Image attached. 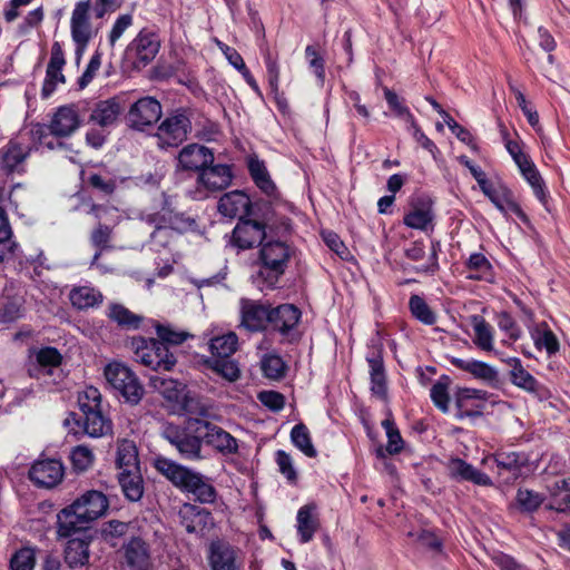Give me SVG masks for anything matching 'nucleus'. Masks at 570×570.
<instances>
[{
    "mask_svg": "<svg viewBox=\"0 0 570 570\" xmlns=\"http://www.w3.org/2000/svg\"><path fill=\"white\" fill-rule=\"evenodd\" d=\"M209 368L229 382H235L240 375L237 363L229 358H208L205 362Z\"/></svg>",
    "mask_w": 570,
    "mask_h": 570,
    "instance_id": "48",
    "label": "nucleus"
},
{
    "mask_svg": "<svg viewBox=\"0 0 570 570\" xmlns=\"http://www.w3.org/2000/svg\"><path fill=\"white\" fill-rule=\"evenodd\" d=\"M70 460L73 470L77 472L87 471L94 463V453L86 445H78L72 449Z\"/></svg>",
    "mask_w": 570,
    "mask_h": 570,
    "instance_id": "56",
    "label": "nucleus"
},
{
    "mask_svg": "<svg viewBox=\"0 0 570 570\" xmlns=\"http://www.w3.org/2000/svg\"><path fill=\"white\" fill-rule=\"evenodd\" d=\"M471 325L474 332L473 343L482 351H493L492 326L480 315L471 316Z\"/></svg>",
    "mask_w": 570,
    "mask_h": 570,
    "instance_id": "42",
    "label": "nucleus"
},
{
    "mask_svg": "<svg viewBox=\"0 0 570 570\" xmlns=\"http://www.w3.org/2000/svg\"><path fill=\"white\" fill-rule=\"evenodd\" d=\"M314 509V505L306 504L303 505L297 512V532L302 543H307L311 541L318 528V521L313 515Z\"/></svg>",
    "mask_w": 570,
    "mask_h": 570,
    "instance_id": "44",
    "label": "nucleus"
},
{
    "mask_svg": "<svg viewBox=\"0 0 570 570\" xmlns=\"http://www.w3.org/2000/svg\"><path fill=\"white\" fill-rule=\"evenodd\" d=\"M70 302L77 309H87L102 303V294L90 286H80L70 291Z\"/></svg>",
    "mask_w": 570,
    "mask_h": 570,
    "instance_id": "41",
    "label": "nucleus"
},
{
    "mask_svg": "<svg viewBox=\"0 0 570 570\" xmlns=\"http://www.w3.org/2000/svg\"><path fill=\"white\" fill-rule=\"evenodd\" d=\"M150 385L168 401H179L184 385L177 380L154 375L150 377Z\"/></svg>",
    "mask_w": 570,
    "mask_h": 570,
    "instance_id": "47",
    "label": "nucleus"
},
{
    "mask_svg": "<svg viewBox=\"0 0 570 570\" xmlns=\"http://www.w3.org/2000/svg\"><path fill=\"white\" fill-rule=\"evenodd\" d=\"M409 307L412 315L425 325H433L436 322V315L419 295L410 297Z\"/></svg>",
    "mask_w": 570,
    "mask_h": 570,
    "instance_id": "50",
    "label": "nucleus"
},
{
    "mask_svg": "<svg viewBox=\"0 0 570 570\" xmlns=\"http://www.w3.org/2000/svg\"><path fill=\"white\" fill-rule=\"evenodd\" d=\"M107 316L120 328L126 331L138 330L144 321L141 315L131 312L125 305L119 303L109 304Z\"/></svg>",
    "mask_w": 570,
    "mask_h": 570,
    "instance_id": "34",
    "label": "nucleus"
},
{
    "mask_svg": "<svg viewBox=\"0 0 570 570\" xmlns=\"http://www.w3.org/2000/svg\"><path fill=\"white\" fill-rule=\"evenodd\" d=\"M159 49V36L155 31L144 28L128 45L127 51L134 55L142 66H147L155 59Z\"/></svg>",
    "mask_w": 570,
    "mask_h": 570,
    "instance_id": "11",
    "label": "nucleus"
},
{
    "mask_svg": "<svg viewBox=\"0 0 570 570\" xmlns=\"http://www.w3.org/2000/svg\"><path fill=\"white\" fill-rule=\"evenodd\" d=\"M120 111V105L115 98L104 100L96 105L90 115V120L101 127H107L117 121Z\"/></svg>",
    "mask_w": 570,
    "mask_h": 570,
    "instance_id": "40",
    "label": "nucleus"
},
{
    "mask_svg": "<svg viewBox=\"0 0 570 570\" xmlns=\"http://www.w3.org/2000/svg\"><path fill=\"white\" fill-rule=\"evenodd\" d=\"M179 401L181 409L190 415L205 416L208 413V406L204 403L203 399L195 393L186 392Z\"/></svg>",
    "mask_w": 570,
    "mask_h": 570,
    "instance_id": "57",
    "label": "nucleus"
},
{
    "mask_svg": "<svg viewBox=\"0 0 570 570\" xmlns=\"http://www.w3.org/2000/svg\"><path fill=\"white\" fill-rule=\"evenodd\" d=\"M370 366L371 391L381 400H385L387 395L386 374L383 358L380 352L367 356Z\"/></svg>",
    "mask_w": 570,
    "mask_h": 570,
    "instance_id": "32",
    "label": "nucleus"
},
{
    "mask_svg": "<svg viewBox=\"0 0 570 570\" xmlns=\"http://www.w3.org/2000/svg\"><path fill=\"white\" fill-rule=\"evenodd\" d=\"M181 525L189 533L204 534L213 528L212 513L198 505L186 503L179 510Z\"/></svg>",
    "mask_w": 570,
    "mask_h": 570,
    "instance_id": "14",
    "label": "nucleus"
},
{
    "mask_svg": "<svg viewBox=\"0 0 570 570\" xmlns=\"http://www.w3.org/2000/svg\"><path fill=\"white\" fill-rule=\"evenodd\" d=\"M116 465L120 472L138 469V452L135 443L129 440H121L117 446Z\"/></svg>",
    "mask_w": 570,
    "mask_h": 570,
    "instance_id": "45",
    "label": "nucleus"
},
{
    "mask_svg": "<svg viewBox=\"0 0 570 570\" xmlns=\"http://www.w3.org/2000/svg\"><path fill=\"white\" fill-rule=\"evenodd\" d=\"M449 379L444 377L443 380L438 381L431 387V399L434 405L440 409L443 413L449 411Z\"/></svg>",
    "mask_w": 570,
    "mask_h": 570,
    "instance_id": "58",
    "label": "nucleus"
},
{
    "mask_svg": "<svg viewBox=\"0 0 570 570\" xmlns=\"http://www.w3.org/2000/svg\"><path fill=\"white\" fill-rule=\"evenodd\" d=\"M108 507V499L102 492L96 490L85 492L58 513V535L71 538L78 532L88 531L91 522L105 514Z\"/></svg>",
    "mask_w": 570,
    "mask_h": 570,
    "instance_id": "1",
    "label": "nucleus"
},
{
    "mask_svg": "<svg viewBox=\"0 0 570 570\" xmlns=\"http://www.w3.org/2000/svg\"><path fill=\"white\" fill-rule=\"evenodd\" d=\"M36 563L35 551L31 548L18 550L10 559L11 570H32Z\"/></svg>",
    "mask_w": 570,
    "mask_h": 570,
    "instance_id": "59",
    "label": "nucleus"
},
{
    "mask_svg": "<svg viewBox=\"0 0 570 570\" xmlns=\"http://www.w3.org/2000/svg\"><path fill=\"white\" fill-rule=\"evenodd\" d=\"M494 461L498 466L499 474L507 472V481L517 480L522 468L528 463V458L522 453L500 451L494 455Z\"/></svg>",
    "mask_w": 570,
    "mask_h": 570,
    "instance_id": "29",
    "label": "nucleus"
},
{
    "mask_svg": "<svg viewBox=\"0 0 570 570\" xmlns=\"http://www.w3.org/2000/svg\"><path fill=\"white\" fill-rule=\"evenodd\" d=\"M248 171L255 185L267 196L276 197L277 188L271 179L269 173L263 160L256 157L248 159Z\"/></svg>",
    "mask_w": 570,
    "mask_h": 570,
    "instance_id": "36",
    "label": "nucleus"
},
{
    "mask_svg": "<svg viewBox=\"0 0 570 570\" xmlns=\"http://www.w3.org/2000/svg\"><path fill=\"white\" fill-rule=\"evenodd\" d=\"M271 308V304L250 298H242L240 327L253 333L265 331L269 323Z\"/></svg>",
    "mask_w": 570,
    "mask_h": 570,
    "instance_id": "9",
    "label": "nucleus"
},
{
    "mask_svg": "<svg viewBox=\"0 0 570 570\" xmlns=\"http://www.w3.org/2000/svg\"><path fill=\"white\" fill-rule=\"evenodd\" d=\"M384 97L386 99V102L390 107V109L393 111V114L403 119L409 125H414V116L410 111V109L404 105L403 99H401L396 92L391 90L390 88H384Z\"/></svg>",
    "mask_w": 570,
    "mask_h": 570,
    "instance_id": "51",
    "label": "nucleus"
},
{
    "mask_svg": "<svg viewBox=\"0 0 570 570\" xmlns=\"http://www.w3.org/2000/svg\"><path fill=\"white\" fill-rule=\"evenodd\" d=\"M155 469L169 480L175 487L184 490L195 471L176 463L164 456H158L154 461Z\"/></svg>",
    "mask_w": 570,
    "mask_h": 570,
    "instance_id": "25",
    "label": "nucleus"
},
{
    "mask_svg": "<svg viewBox=\"0 0 570 570\" xmlns=\"http://www.w3.org/2000/svg\"><path fill=\"white\" fill-rule=\"evenodd\" d=\"M505 362L511 367L510 380L513 385L530 393L539 392L540 383L523 367L519 358L510 357Z\"/></svg>",
    "mask_w": 570,
    "mask_h": 570,
    "instance_id": "35",
    "label": "nucleus"
},
{
    "mask_svg": "<svg viewBox=\"0 0 570 570\" xmlns=\"http://www.w3.org/2000/svg\"><path fill=\"white\" fill-rule=\"evenodd\" d=\"M294 249L282 240L263 243L259 249L262 267L256 275V283L273 288L285 273Z\"/></svg>",
    "mask_w": 570,
    "mask_h": 570,
    "instance_id": "2",
    "label": "nucleus"
},
{
    "mask_svg": "<svg viewBox=\"0 0 570 570\" xmlns=\"http://www.w3.org/2000/svg\"><path fill=\"white\" fill-rule=\"evenodd\" d=\"M83 430L86 434L92 438L104 436L111 432V421L107 419L101 409L83 411Z\"/></svg>",
    "mask_w": 570,
    "mask_h": 570,
    "instance_id": "37",
    "label": "nucleus"
},
{
    "mask_svg": "<svg viewBox=\"0 0 570 570\" xmlns=\"http://www.w3.org/2000/svg\"><path fill=\"white\" fill-rule=\"evenodd\" d=\"M487 392L474 389H460L455 396V405L458 407L456 417L462 420L464 417H474L482 415V405L474 404L475 401H484Z\"/></svg>",
    "mask_w": 570,
    "mask_h": 570,
    "instance_id": "23",
    "label": "nucleus"
},
{
    "mask_svg": "<svg viewBox=\"0 0 570 570\" xmlns=\"http://www.w3.org/2000/svg\"><path fill=\"white\" fill-rule=\"evenodd\" d=\"M382 426L385 429L387 435L386 451L390 454L399 453L403 448V440L394 422L391 419H386L382 422Z\"/></svg>",
    "mask_w": 570,
    "mask_h": 570,
    "instance_id": "63",
    "label": "nucleus"
},
{
    "mask_svg": "<svg viewBox=\"0 0 570 570\" xmlns=\"http://www.w3.org/2000/svg\"><path fill=\"white\" fill-rule=\"evenodd\" d=\"M434 219L432 204L429 200L416 199L411 203V209L404 216L403 223L414 229H425Z\"/></svg>",
    "mask_w": 570,
    "mask_h": 570,
    "instance_id": "30",
    "label": "nucleus"
},
{
    "mask_svg": "<svg viewBox=\"0 0 570 570\" xmlns=\"http://www.w3.org/2000/svg\"><path fill=\"white\" fill-rule=\"evenodd\" d=\"M81 412L101 409V394L95 386H88L78 399Z\"/></svg>",
    "mask_w": 570,
    "mask_h": 570,
    "instance_id": "64",
    "label": "nucleus"
},
{
    "mask_svg": "<svg viewBox=\"0 0 570 570\" xmlns=\"http://www.w3.org/2000/svg\"><path fill=\"white\" fill-rule=\"evenodd\" d=\"M200 429L203 442L213 446L224 454H233L237 452L238 444L236 439L220 426L200 419Z\"/></svg>",
    "mask_w": 570,
    "mask_h": 570,
    "instance_id": "17",
    "label": "nucleus"
},
{
    "mask_svg": "<svg viewBox=\"0 0 570 570\" xmlns=\"http://www.w3.org/2000/svg\"><path fill=\"white\" fill-rule=\"evenodd\" d=\"M118 482L121 487L124 495L131 502H137L144 494V481L139 470L118 473Z\"/></svg>",
    "mask_w": 570,
    "mask_h": 570,
    "instance_id": "39",
    "label": "nucleus"
},
{
    "mask_svg": "<svg viewBox=\"0 0 570 570\" xmlns=\"http://www.w3.org/2000/svg\"><path fill=\"white\" fill-rule=\"evenodd\" d=\"M214 163V154L205 146L189 144L178 154V168L181 170L197 171L198 175L207 165Z\"/></svg>",
    "mask_w": 570,
    "mask_h": 570,
    "instance_id": "15",
    "label": "nucleus"
},
{
    "mask_svg": "<svg viewBox=\"0 0 570 570\" xmlns=\"http://www.w3.org/2000/svg\"><path fill=\"white\" fill-rule=\"evenodd\" d=\"M450 478L456 481H469L476 485L491 487L492 480L485 473L479 471L460 458H452L446 463Z\"/></svg>",
    "mask_w": 570,
    "mask_h": 570,
    "instance_id": "22",
    "label": "nucleus"
},
{
    "mask_svg": "<svg viewBox=\"0 0 570 570\" xmlns=\"http://www.w3.org/2000/svg\"><path fill=\"white\" fill-rule=\"evenodd\" d=\"M155 328L158 336L157 341L163 343L164 346H167L168 348L169 346H177L183 344L188 337V333L184 331H176L169 325L157 323Z\"/></svg>",
    "mask_w": 570,
    "mask_h": 570,
    "instance_id": "52",
    "label": "nucleus"
},
{
    "mask_svg": "<svg viewBox=\"0 0 570 570\" xmlns=\"http://www.w3.org/2000/svg\"><path fill=\"white\" fill-rule=\"evenodd\" d=\"M80 126L77 110L73 106H62L53 114L49 124L52 136L65 138L72 135Z\"/></svg>",
    "mask_w": 570,
    "mask_h": 570,
    "instance_id": "21",
    "label": "nucleus"
},
{
    "mask_svg": "<svg viewBox=\"0 0 570 570\" xmlns=\"http://www.w3.org/2000/svg\"><path fill=\"white\" fill-rule=\"evenodd\" d=\"M148 222L150 224H164L171 232H176L179 237L195 226L194 219L169 210L148 216Z\"/></svg>",
    "mask_w": 570,
    "mask_h": 570,
    "instance_id": "33",
    "label": "nucleus"
},
{
    "mask_svg": "<svg viewBox=\"0 0 570 570\" xmlns=\"http://www.w3.org/2000/svg\"><path fill=\"white\" fill-rule=\"evenodd\" d=\"M161 115L160 102L153 97H144L131 105L126 118L130 128L142 131L157 124Z\"/></svg>",
    "mask_w": 570,
    "mask_h": 570,
    "instance_id": "8",
    "label": "nucleus"
},
{
    "mask_svg": "<svg viewBox=\"0 0 570 570\" xmlns=\"http://www.w3.org/2000/svg\"><path fill=\"white\" fill-rule=\"evenodd\" d=\"M28 475L37 487L51 489L62 481L65 468L60 460L42 459L31 465Z\"/></svg>",
    "mask_w": 570,
    "mask_h": 570,
    "instance_id": "10",
    "label": "nucleus"
},
{
    "mask_svg": "<svg viewBox=\"0 0 570 570\" xmlns=\"http://www.w3.org/2000/svg\"><path fill=\"white\" fill-rule=\"evenodd\" d=\"M483 186L484 189L481 190L490 198V200L495 205L498 209L504 212L505 208H509L520 218L525 219V215L521 207L515 202L510 199L511 193L508 189H503L502 193H500L492 186L489 180Z\"/></svg>",
    "mask_w": 570,
    "mask_h": 570,
    "instance_id": "43",
    "label": "nucleus"
},
{
    "mask_svg": "<svg viewBox=\"0 0 570 570\" xmlns=\"http://www.w3.org/2000/svg\"><path fill=\"white\" fill-rule=\"evenodd\" d=\"M107 382L117 390L130 404L139 403L144 395V387L136 374L125 364L112 362L105 367Z\"/></svg>",
    "mask_w": 570,
    "mask_h": 570,
    "instance_id": "5",
    "label": "nucleus"
},
{
    "mask_svg": "<svg viewBox=\"0 0 570 570\" xmlns=\"http://www.w3.org/2000/svg\"><path fill=\"white\" fill-rule=\"evenodd\" d=\"M233 180V171L228 165H207L197 177V181L205 189L218 191L226 189Z\"/></svg>",
    "mask_w": 570,
    "mask_h": 570,
    "instance_id": "20",
    "label": "nucleus"
},
{
    "mask_svg": "<svg viewBox=\"0 0 570 570\" xmlns=\"http://www.w3.org/2000/svg\"><path fill=\"white\" fill-rule=\"evenodd\" d=\"M238 338L235 333H227L210 340V358H229L237 350Z\"/></svg>",
    "mask_w": 570,
    "mask_h": 570,
    "instance_id": "46",
    "label": "nucleus"
},
{
    "mask_svg": "<svg viewBox=\"0 0 570 570\" xmlns=\"http://www.w3.org/2000/svg\"><path fill=\"white\" fill-rule=\"evenodd\" d=\"M184 491L194 494L200 503H213L217 497L214 485L198 472L193 473Z\"/></svg>",
    "mask_w": 570,
    "mask_h": 570,
    "instance_id": "38",
    "label": "nucleus"
},
{
    "mask_svg": "<svg viewBox=\"0 0 570 570\" xmlns=\"http://www.w3.org/2000/svg\"><path fill=\"white\" fill-rule=\"evenodd\" d=\"M209 564L213 570H238L236 550L222 541L212 542Z\"/></svg>",
    "mask_w": 570,
    "mask_h": 570,
    "instance_id": "28",
    "label": "nucleus"
},
{
    "mask_svg": "<svg viewBox=\"0 0 570 570\" xmlns=\"http://www.w3.org/2000/svg\"><path fill=\"white\" fill-rule=\"evenodd\" d=\"M66 65V59L61 45L56 41L52 43L50 60L46 70V78L41 89L43 99L49 98L57 88L58 83H65L66 78L62 73V68Z\"/></svg>",
    "mask_w": 570,
    "mask_h": 570,
    "instance_id": "13",
    "label": "nucleus"
},
{
    "mask_svg": "<svg viewBox=\"0 0 570 570\" xmlns=\"http://www.w3.org/2000/svg\"><path fill=\"white\" fill-rule=\"evenodd\" d=\"M23 313V298L16 291L13 283L4 286L0 296V322L11 323L19 320Z\"/></svg>",
    "mask_w": 570,
    "mask_h": 570,
    "instance_id": "24",
    "label": "nucleus"
},
{
    "mask_svg": "<svg viewBox=\"0 0 570 570\" xmlns=\"http://www.w3.org/2000/svg\"><path fill=\"white\" fill-rule=\"evenodd\" d=\"M24 134L11 139L2 150L1 169L10 175L14 171L21 173L22 163L29 157L32 146L26 141Z\"/></svg>",
    "mask_w": 570,
    "mask_h": 570,
    "instance_id": "12",
    "label": "nucleus"
},
{
    "mask_svg": "<svg viewBox=\"0 0 570 570\" xmlns=\"http://www.w3.org/2000/svg\"><path fill=\"white\" fill-rule=\"evenodd\" d=\"M217 210L224 217L245 219L252 213V200L243 190L228 191L219 198Z\"/></svg>",
    "mask_w": 570,
    "mask_h": 570,
    "instance_id": "16",
    "label": "nucleus"
},
{
    "mask_svg": "<svg viewBox=\"0 0 570 570\" xmlns=\"http://www.w3.org/2000/svg\"><path fill=\"white\" fill-rule=\"evenodd\" d=\"M87 181L92 189L105 198L112 196L117 188L116 179L96 173L90 174Z\"/></svg>",
    "mask_w": 570,
    "mask_h": 570,
    "instance_id": "55",
    "label": "nucleus"
},
{
    "mask_svg": "<svg viewBox=\"0 0 570 570\" xmlns=\"http://www.w3.org/2000/svg\"><path fill=\"white\" fill-rule=\"evenodd\" d=\"M262 371L266 377L279 380L285 375L286 365L281 356L269 354L262 360Z\"/></svg>",
    "mask_w": 570,
    "mask_h": 570,
    "instance_id": "54",
    "label": "nucleus"
},
{
    "mask_svg": "<svg viewBox=\"0 0 570 570\" xmlns=\"http://www.w3.org/2000/svg\"><path fill=\"white\" fill-rule=\"evenodd\" d=\"M91 0H82L76 3L70 19L71 38L76 43V53L80 57L90 40L96 36L97 29L90 20Z\"/></svg>",
    "mask_w": 570,
    "mask_h": 570,
    "instance_id": "6",
    "label": "nucleus"
},
{
    "mask_svg": "<svg viewBox=\"0 0 570 570\" xmlns=\"http://www.w3.org/2000/svg\"><path fill=\"white\" fill-rule=\"evenodd\" d=\"M265 236V225L247 218L240 219L233 230L234 244L242 249L262 245Z\"/></svg>",
    "mask_w": 570,
    "mask_h": 570,
    "instance_id": "18",
    "label": "nucleus"
},
{
    "mask_svg": "<svg viewBox=\"0 0 570 570\" xmlns=\"http://www.w3.org/2000/svg\"><path fill=\"white\" fill-rule=\"evenodd\" d=\"M135 360L154 371H171L177 360L174 353L156 338L135 336L129 343Z\"/></svg>",
    "mask_w": 570,
    "mask_h": 570,
    "instance_id": "4",
    "label": "nucleus"
},
{
    "mask_svg": "<svg viewBox=\"0 0 570 570\" xmlns=\"http://www.w3.org/2000/svg\"><path fill=\"white\" fill-rule=\"evenodd\" d=\"M191 131V121L185 111L177 110L158 126L156 137L160 148L177 147Z\"/></svg>",
    "mask_w": 570,
    "mask_h": 570,
    "instance_id": "7",
    "label": "nucleus"
},
{
    "mask_svg": "<svg viewBox=\"0 0 570 570\" xmlns=\"http://www.w3.org/2000/svg\"><path fill=\"white\" fill-rule=\"evenodd\" d=\"M155 229L151 233V242L155 246H159L163 248H168L173 244L177 242L179 236L176 235V232H171L164 224H154Z\"/></svg>",
    "mask_w": 570,
    "mask_h": 570,
    "instance_id": "61",
    "label": "nucleus"
},
{
    "mask_svg": "<svg viewBox=\"0 0 570 570\" xmlns=\"http://www.w3.org/2000/svg\"><path fill=\"white\" fill-rule=\"evenodd\" d=\"M301 320V311L293 304H282L271 308L268 325L282 336H289Z\"/></svg>",
    "mask_w": 570,
    "mask_h": 570,
    "instance_id": "19",
    "label": "nucleus"
},
{
    "mask_svg": "<svg viewBox=\"0 0 570 570\" xmlns=\"http://www.w3.org/2000/svg\"><path fill=\"white\" fill-rule=\"evenodd\" d=\"M517 502L523 511L533 512L542 504L543 497L531 490L519 489Z\"/></svg>",
    "mask_w": 570,
    "mask_h": 570,
    "instance_id": "62",
    "label": "nucleus"
},
{
    "mask_svg": "<svg viewBox=\"0 0 570 570\" xmlns=\"http://www.w3.org/2000/svg\"><path fill=\"white\" fill-rule=\"evenodd\" d=\"M80 537L71 538L65 549V561L70 568L83 567L89 562V541L87 531L78 532Z\"/></svg>",
    "mask_w": 570,
    "mask_h": 570,
    "instance_id": "27",
    "label": "nucleus"
},
{
    "mask_svg": "<svg viewBox=\"0 0 570 570\" xmlns=\"http://www.w3.org/2000/svg\"><path fill=\"white\" fill-rule=\"evenodd\" d=\"M112 236V227L98 223L90 234V242L94 247L104 252L110 248V240Z\"/></svg>",
    "mask_w": 570,
    "mask_h": 570,
    "instance_id": "60",
    "label": "nucleus"
},
{
    "mask_svg": "<svg viewBox=\"0 0 570 570\" xmlns=\"http://www.w3.org/2000/svg\"><path fill=\"white\" fill-rule=\"evenodd\" d=\"M451 364L472 374L475 379L482 380L489 384H494L499 380L498 371L491 365L481 361L452 357Z\"/></svg>",
    "mask_w": 570,
    "mask_h": 570,
    "instance_id": "31",
    "label": "nucleus"
},
{
    "mask_svg": "<svg viewBox=\"0 0 570 570\" xmlns=\"http://www.w3.org/2000/svg\"><path fill=\"white\" fill-rule=\"evenodd\" d=\"M125 563L128 570H148L150 568V554L148 544L140 538H132L124 547Z\"/></svg>",
    "mask_w": 570,
    "mask_h": 570,
    "instance_id": "26",
    "label": "nucleus"
},
{
    "mask_svg": "<svg viewBox=\"0 0 570 570\" xmlns=\"http://www.w3.org/2000/svg\"><path fill=\"white\" fill-rule=\"evenodd\" d=\"M466 268L471 272L468 278L478 281L485 279L490 272L491 264L483 254L474 253L469 257Z\"/></svg>",
    "mask_w": 570,
    "mask_h": 570,
    "instance_id": "53",
    "label": "nucleus"
},
{
    "mask_svg": "<svg viewBox=\"0 0 570 570\" xmlns=\"http://www.w3.org/2000/svg\"><path fill=\"white\" fill-rule=\"evenodd\" d=\"M291 440L293 444L299 449L306 456L315 458L317 452L312 444L308 429L305 424H296L291 431Z\"/></svg>",
    "mask_w": 570,
    "mask_h": 570,
    "instance_id": "49",
    "label": "nucleus"
},
{
    "mask_svg": "<svg viewBox=\"0 0 570 570\" xmlns=\"http://www.w3.org/2000/svg\"><path fill=\"white\" fill-rule=\"evenodd\" d=\"M200 419H189L185 426L167 424L164 426L163 438L176 449L184 460L198 461L203 459V435Z\"/></svg>",
    "mask_w": 570,
    "mask_h": 570,
    "instance_id": "3",
    "label": "nucleus"
}]
</instances>
